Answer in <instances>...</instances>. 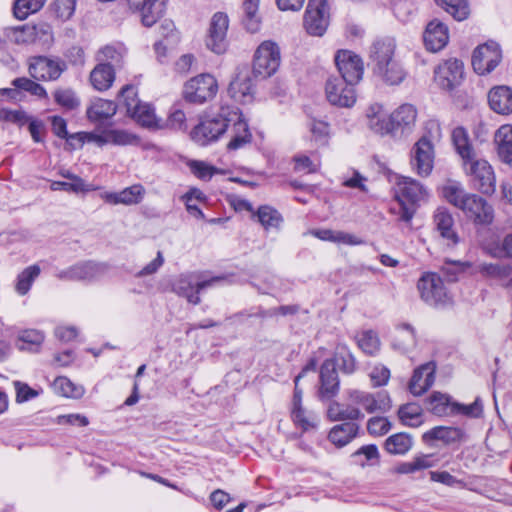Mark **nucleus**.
Wrapping results in <instances>:
<instances>
[{"mask_svg": "<svg viewBox=\"0 0 512 512\" xmlns=\"http://www.w3.org/2000/svg\"><path fill=\"white\" fill-rule=\"evenodd\" d=\"M396 42L393 38L376 40L371 47L374 76L388 86H398L406 78V71L395 59Z\"/></svg>", "mask_w": 512, "mask_h": 512, "instance_id": "nucleus-1", "label": "nucleus"}, {"mask_svg": "<svg viewBox=\"0 0 512 512\" xmlns=\"http://www.w3.org/2000/svg\"><path fill=\"white\" fill-rule=\"evenodd\" d=\"M396 200L399 205V219L410 223L416 212V206L427 197V191L417 180L410 177L399 178L396 185Z\"/></svg>", "mask_w": 512, "mask_h": 512, "instance_id": "nucleus-2", "label": "nucleus"}, {"mask_svg": "<svg viewBox=\"0 0 512 512\" xmlns=\"http://www.w3.org/2000/svg\"><path fill=\"white\" fill-rule=\"evenodd\" d=\"M233 119H237V108H221L218 115L205 119L195 126L191 131V138L199 145L205 146L227 131Z\"/></svg>", "mask_w": 512, "mask_h": 512, "instance_id": "nucleus-3", "label": "nucleus"}, {"mask_svg": "<svg viewBox=\"0 0 512 512\" xmlns=\"http://www.w3.org/2000/svg\"><path fill=\"white\" fill-rule=\"evenodd\" d=\"M420 298L427 305L445 307L452 303V296L447 291L443 279L433 272L423 273L417 281Z\"/></svg>", "mask_w": 512, "mask_h": 512, "instance_id": "nucleus-4", "label": "nucleus"}, {"mask_svg": "<svg viewBox=\"0 0 512 512\" xmlns=\"http://www.w3.org/2000/svg\"><path fill=\"white\" fill-rule=\"evenodd\" d=\"M218 92V82L209 73L199 74L189 79L183 87L185 101L201 105L212 100Z\"/></svg>", "mask_w": 512, "mask_h": 512, "instance_id": "nucleus-5", "label": "nucleus"}, {"mask_svg": "<svg viewBox=\"0 0 512 512\" xmlns=\"http://www.w3.org/2000/svg\"><path fill=\"white\" fill-rule=\"evenodd\" d=\"M281 63L279 45L271 40L263 41L253 57L252 72L256 77L268 78L278 70Z\"/></svg>", "mask_w": 512, "mask_h": 512, "instance_id": "nucleus-6", "label": "nucleus"}, {"mask_svg": "<svg viewBox=\"0 0 512 512\" xmlns=\"http://www.w3.org/2000/svg\"><path fill=\"white\" fill-rule=\"evenodd\" d=\"M466 175L470 176L472 185L483 194L491 195L496 190V178L492 166L487 160L475 157L462 163Z\"/></svg>", "mask_w": 512, "mask_h": 512, "instance_id": "nucleus-7", "label": "nucleus"}, {"mask_svg": "<svg viewBox=\"0 0 512 512\" xmlns=\"http://www.w3.org/2000/svg\"><path fill=\"white\" fill-rule=\"evenodd\" d=\"M435 151L432 141L427 136H422L412 147L410 152V164L419 176L427 177L434 167Z\"/></svg>", "mask_w": 512, "mask_h": 512, "instance_id": "nucleus-8", "label": "nucleus"}, {"mask_svg": "<svg viewBox=\"0 0 512 512\" xmlns=\"http://www.w3.org/2000/svg\"><path fill=\"white\" fill-rule=\"evenodd\" d=\"M303 24L308 34L322 36L329 25L327 0H309Z\"/></svg>", "mask_w": 512, "mask_h": 512, "instance_id": "nucleus-9", "label": "nucleus"}, {"mask_svg": "<svg viewBox=\"0 0 512 512\" xmlns=\"http://www.w3.org/2000/svg\"><path fill=\"white\" fill-rule=\"evenodd\" d=\"M223 279V277H214L209 280L196 281L192 274L181 275L173 282L172 290L177 295L186 298L189 303L197 305L201 301L200 291Z\"/></svg>", "mask_w": 512, "mask_h": 512, "instance_id": "nucleus-10", "label": "nucleus"}, {"mask_svg": "<svg viewBox=\"0 0 512 512\" xmlns=\"http://www.w3.org/2000/svg\"><path fill=\"white\" fill-rule=\"evenodd\" d=\"M354 86L339 77H329L325 85L327 100L334 106L352 107L357 99Z\"/></svg>", "mask_w": 512, "mask_h": 512, "instance_id": "nucleus-11", "label": "nucleus"}, {"mask_svg": "<svg viewBox=\"0 0 512 512\" xmlns=\"http://www.w3.org/2000/svg\"><path fill=\"white\" fill-rule=\"evenodd\" d=\"M348 400L356 407L361 406L367 413H385L391 408V399L387 392L369 393L360 390L348 391Z\"/></svg>", "mask_w": 512, "mask_h": 512, "instance_id": "nucleus-12", "label": "nucleus"}, {"mask_svg": "<svg viewBox=\"0 0 512 512\" xmlns=\"http://www.w3.org/2000/svg\"><path fill=\"white\" fill-rule=\"evenodd\" d=\"M502 59L500 46L496 42H488L478 46L472 56V66L479 75H485L494 70Z\"/></svg>", "mask_w": 512, "mask_h": 512, "instance_id": "nucleus-13", "label": "nucleus"}, {"mask_svg": "<svg viewBox=\"0 0 512 512\" xmlns=\"http://www.w3.org/2000/svg\"><path fill=\"white\" fill-rule=\"evenodd\" d=\"M335 63L341 74V79L350 85H356L360 82L364 73L362 59L349 50H340L335 55Z\"/></svg>", "mask_w": 512, "mask_h": 512, "instance_id": "nucleus-14", "label": "nucleus"}, {"mask_svg": "<svg viewBox=\"0 0 512 512\" xmlns=\"http://www.w3.org/2000/svg\"><path fill=\"white\" fill-rule=\"evenodd\" d=\"M66 63L60 59L38 56L29 63V74L36 80L53 81L66 70Z\"/></svg>", "mask_w": 512, "mask_h": 512, "instance_id": "nucleus-15", "label": "nucleus"}, {"mask_svg": "<svg viewBox=\"0 0 512 512\" xmlns=\"http://www.w3.org/2000/svg\"><path fill=\"white\" fill-rule=\"evenodd\" d=\"M228 26L229 19L226 14L217 12L213 15L206 39V46L216 54H222L226 51Z\"/></svg>", "mask_w": 512, "mask_h": 512, "instance_id": "nucleus-16", "label": "nucleus"}, {"mask_svg": "<svg viewBox=\"0 0 512 512\" xmlns=\"http://www.w3.org/2000/svg\"><path fill=\"white\" fill-rule=\"evenodd\" d=\"M463 74L462 61L449 59L440 64L435 70V80L440 88L451 91L461 84Z\"/></svg>", "mask_w": 512, "mask_h": 512, "instance_id": "nucleus-17", "label": "nucleus"}, {"mask_svg": "<svg viewBox=\"0 0 512 512\" xmlns=\"http://www.w3.org/2000/svg\"><path fill=\"white\" fill-rule=\"evenodd\" d=\"M460 210L476 224L489 225L494 219L493 207L476 194L471 193Z\"/></svg>", "mask_w": 512, "mask_h": 512, "instance_id": "nucleus-18", "label": "nucleus"}, {"mask_svg": "<svg viewBox=\"0 0 512 512\" xmlns=\"http://www.w3.org/2000/svg\"><path fill=\"white\" fill-rule=\"evenodd\" d=\"M366 125L370 131L380 136L394 137L390 114L387 115L381 103L370 104L365 112Z\"/></svg>", "mask_w": 512, "mask_h": 512, "instance_id": "nucleus-19", "label": "nucleus"}, {"mask_svg": "<svg viewBox=\"0 0 512 512\" xmlns=\"http://www.w3.org/2000/svg\"><path fill=\"white\" fill-rule=\"evenodd\" d=\"M106 270V265L89 261L62 270L57 277L68 281H92L102 276Z\"/></svg>", "mask_w": 512, "mask_h": 512, "instance_id": "nucleus-20", "label": "nucleus"}, {"mask_svg": "<svg viewBox=\"0 0 512 512\" xmlns=\"http://www.w3.org/2000/svg\"><path fill=\"white\" fill-rule=\"evenodd\" d=\"M390 116L395 137L412 132L417 122L418 110L413 104L403 103L395 108Z\"/></svg>", "mask_w": 512, "mask_h": 512, "instance_id": "nucleus-21", "label": "nucleus"}, {"mask_svg": "<svg viewBox=\"0 0 512 512\" xmlns=\"http://www.w3.org/2000/svg\"><path fill=\"white\" fill-rule=\"evenodd\" d=\"M436 368V363L430 361L414 370L408 386L414 396L423 395L434 384Z\"/></svg>", "mask_w": 512, "mask_h": 512, "instance_id": "nucleus-22", "label": "nucleus"}, {"mask_svg": "<svg viewBox=\"0 0 512 512\" xmlns=\"http://www.w3.org/2000/svg\"><path fill=\"white\" fill-rule=\"evenodd\" d=\"M423 40L429 51L442 50L449 41L448 27L437 19L430 21L424 31Z\"/></svg>", "mask_w": 512, "mask_h": 512, "instance_id": "nucleus-23", "label": "nucleus"}, {"mask_svg": "<svg viewBox=\"0 0 512 512\" xmlns=\"http://www.w3.org/2000/svg\"><path fill=\"white\" fill-rule=\"evenodd\" d=\"M433 223L436 231L447 242L448 246L458 244L459 237L454 228V218L446 208L439 207L436 209L433 215Z\"/></svg>", "mask_w": 512, "mask_h": 512, "instance_id": "nucleus-24", "label": "nucleus"}, {"mask_svg": "<svg viewBox=\"0 0 512 512\" xmlns=\"http://www.w3.org/2000/svg\"><path fill=\"white\" fill-rule=\"evenodd\" d=\"M230 141L227 144L229 151H236L244 148L252 141V133L250 132L248 123L243 119L241 112L237 109V119L231 120Z\"/></svg>", "mask_w": 512, "mask_h": 512, "instance_id": "nucleus-25", "label": "nucleus"}, {"mask_svg": "<svg viewBox=\"0 0 512 512\" xmlns=\"http://www.w3.org/2000/svg\"><path fill=\"white\" fill-rule=\"evenodd\" d=\"M253 91L254 84L251 79L250 71L247 68L239 70L229 85V94L235 101L247 103L251 101Z\"/></svg>", "mask_w": 512, "mask_h": 512, "instance_id": "nucleus-26", "label": "nucleus"}, {"mask_svg": "<svg viewBox=\"0 0 512 512\" xmlns=\"http://www.w3.org/2000/svg\"><path fill=\"white\" fill-rule=\"evenodd\" d=\"M320 383L319 397L322 400L331 399L338 393L339 379L333 360L327 359L323 362L320 369Z\"/></svg>", "mask_w": 512, "mask_h": 512, "instance_id": "nucleus-27", "label": "nucleus"}, {"mask_svg": "<svg viewBox=\"0 0 512 512\" xmlns=\"http://www.w3.org/2000/svg\"><path fill=\"white\" fill-rule=\"evenodd\" d=\"M488 103L490 108L497 114H511L512 88L505 85L493 87L488 93Z\"/></svg>", "mask_w": 512, "mask_h": 512, "instance_id": "nucleus-28", "label": "nucleus"}, {"mask_svg": "<svg viewBox=\"0 0 512 512\" xmlns=\"http://www.w3.org/2000/svg\"><path fill=\"white\" fill-rule=\"evenodd\" d=\"M127 113L141 126L147 128H161L160 119L157 118L154 108L148 103L128 104Z\"/></svg>", "mask_w": 512, "mask_h": 512, "instance_id": "nucleus-29", "label": "nucleus"}, {"mask_svg": "<svg viewBox=\"0 0 512 512\" xmlns=\"http://www.w3.org/2000/svg\"><path fill=\"white\" fill-rule=\"evenodd\" d=\"M359 432V425L354 422H344L333 426L328 434V440L337 448L348 445Z\"/></svg>", "mask_w": 512, "mask_h": 512, "instance_id": "nucleus-30", "label": "nucleus"}, {"mask_svg": "<svg viewBox=\"0 0 512 512\" xmlns=\"http://www.w3.org/2000/svg\"><path fill=\"white\" fill-rule=\"evenodd\" d=\"M327 415L332 421L353 422L364 418V414L352 402L341 404L333 402L329 405Z\"/></svg>", "mask_w": 512, "mask_h": 512, "instance_id": "nucleus-31", "label": "nucleus"}, {"mask_svg": "<svg viewBox=\"0 0 512 512\" xmlns=\"http://www.w3.org/2000/svg\"><path fill=\"white\" fill-rule=\"evenodd\" d=\"M461 437L462 431L459 428L437 426L425 432L422 439L427 444L440 441L445 445H449L460 441Z\"/></svg>", "mask_w": 512, "mask_h": 512, "instance_id": "nucleus-32", "label": "nucleus"}, {"mask_svg": "<svg viewBox=\"0 0 512 512\" xmlns=\"http://www.w3.org/2000/svg\"><path fill=\"white\" fill-rule=\"evenodd\" d=\"M90 83L95 90H108L115 80V70L107 63H98L90 72Z\"/></svg>", "mask_w": 512, "mask_h": 512, "instance_id": "nucleus-33", "label": "nucleus"}, {"mask_svg": "<svg viewBox=\"0 0 512 512\" xmlns=\"http://www.w3.org/2000/svg\"><path fill=\"white\" fill-rule=\"evenodd\" d=\"M494 141L500 159L512 167V126L502 125L496 131Z\"/></svg>", "mask_w": 512, "mask_h": 512, "instance_id": "nucleus-34", "label": "nucleus"}, {"mask_svg": "<svg viewBox=\"0 0 512 512\" xmlns=\"http://www.w3.org/2000/svg\"><path fill=\"white\" fill-rule=\"evenodd\" d=\"M426 409L436 416H451L454 412V403L451 397L441 392H433L425 401Z\"/></svg>", "mask_w": 512, "mask_h": 512, "instance_id": "nucleus-35", "label": "nucleus"}, {"mask_svg": "<svg viewBox=\"0 0 512 512\" xmlns=\"http://www.w3.org/2000/svg\"><path fill=\"white\" fill-rule=\"evenodd\" d=\"M452 142L456 152L461 157L462 163L477 157L470 142L468 132L463 127H456L452 131Z\"/></svg>", "mask_w": 512, "mask_h": 512, "instance_id": "nucleus-36", "label": "nucleus"}, {"mask_svg": "<svg viewBox=\"0 0 512 512\" xmlns=\"http://www.w3.org/2000/svg\"><path fill=\"white\" fill-rule=\"evenodd\" d=\"M126 56V48L123 44L116 43L101 48L96 56L99 63H107L115 70L123 65Z\"/></svg>", "mask_w": 512, "mask_h": 512, "instance_id": "nucleus-37", "label": "nucleus"}, {"mask_svg": "<svg viewBox=\"0 0 512 512\" xmlns=\"http://www.w3.org/2000/svg\"><path fill=\"white\" fill-rule=\"evenodd\" d=\"M117 112V105L112 100L97 98L91 102L87 109V117L90 121H102L114 116Z\"/></svg>", "mask_w": 512, "mask_h": 512, "instance_id": "nucleus-38", "label": "nucleus"}, {"mask_svg": "<svg viewBox=\"0 0 512 512\" xmlns=\"http://www.w3.org/2000/svg\"><path fill=\"white\" fill-rule=\"evenodd\" d=\"M471 193H467L460 182L457 181H447L445 185L442 187V195L443 197L453 206L458 209L466 202V198L469 197Z\"/></svg>", "mask_w": 512, "mask_h": 512, "instance_id": "nucleus-39", "label": "nucleus"}, {"mask_svg": "<svg viewBox=\"0 0 512 512\" xmlns=\"http://www.w3.org/2000/svg\"><path fill=\"white\" fill-rule=\"evenodd\" d=\"M44 341L41 331L27 329L22 331L16 341V347L22 351H37Z\"/></svg>", "mask_w": 512, "mask_h": 512, "instance_id": "nucleus-40", "label": "nucleus"}, {"mask_svg": "<svg viewBox=\"0 0 512 512\" xmlns=\"http://www.w3.org/2000/svg\"><path fill=\"white\" fill-rule=\"evenodd\" d=\"M412 445V438L407 433H396L388 437L385 441L386 451L393 455H403L407 453Z\"/></svg>", "mask_w": 512, "mask_h": 512, "instance_id": "nucleus-41", "label": "nucleus"}, {"mask_svg": "<svg viewBox=\"0 0 512 512\" xmlns=\"http://www.w3.org/2000/svg\"><path fill=\"white\" fill-rule=\"evenodd\" d=\"M291 417L295 426L300 428L303 432L315 429L318 424L317 415L311 411H307L303 407L292 409Z\"/></svg>", "mask_w": 512, "mask_h": 512, "instance_id": "nucleus-42", "label": "nucleus"}, {"mask_svg": "<svg viewBox=\"0 0 512 512\" xmlns=\"http://www.w3.org/2000/svg\"><path fill=\"white\" fill-rule=\"evenodd\" d=\"M416 345L414 329L409 325H403L397 330L393 341V347L402 352H408Z\"/></svg>", "mask_w": 512, "mask_h": 512, "instance_id": "nucleus-43", "label": "nucleus"}, {"mask_svg": "<svg viewBox=\"0 0 512 512\" xmlns=\"http://www.w3.org/2000/svg\"><path fill=\"white\" fill-rule=\"evenodd\" d=\"M40 267L38 265H31L25 268L16 280L15 290L20 295H25L30 290L33 282L40 274Z\"/></svg>", "mask_w": 512, "mask_h": 512, "instance_id": "nucleus-44", "label": "nucleus"}, {"mask_svg": "<svg viewBox=\"0 0 512 512\" xmlns=\"http://www.w3.org/2000/svg\"><path fill=\"white\" fill-rule=\"evenodd\" d=\"M447 13L457 21L465 20L469 15V6L466 0H435Z\"/></svg>", "mask_w": 512, "mask_h": 512, "instance_id": "nucleus-45", "label": "nucleus"}, {"mask_svg": "<svg viewBox=\"0 0 512 512\" xmlns=\"http://www.w3.org/2000/svg\"><path fill=\"white\" fill-rule=\"evenodd\" d=\"M53 191H66L73 193H84L95 190L92 184H87L81 177H73V182L70 181H53L50 185Z\"/></svg>", "mask_w": 512, "mask_h": 512, "instance_id": "nucleus-46", "label": "nucleus"}, {"mask_svg": "<svg viewBox=\"0 0 512 512\" xmlns=\"http://www.w3.org/2000/svg\"><path fill=\"white\" fill-rule=\"evenodd\" d=\"M53 389L56 393L71 398H80L84 394V388L67 377H57L53 382Z\"/></svg>", "mask_w": 512, "mask_h": 512, "instance_id": "nucleus-47", "label": "nucleus"}, {"mask_svg": "<svg viewBox=\"0 0 512 512\" xmlns=\"http://www.w3.org/2000/svg\"><path fill=\"white\" fill-rule=\"evenodd\" d=\"M256 216L261 225L266 229L278 228L282 222L281 214L274 208L264 205L258 208Z\"/></svg>", "mask_w": 512, "mask_h": 512, "instance_id": "nucleus-48", "label": "nucleus"}, {"mask_svg": "<svg viewBox=\"0 0 512 512\" xmlns=\"http://www.w3.org/2000/svg\"><path fill=\"white\" fill-rule=\"evenodd\" d=\"M259 0H243L244 24L251 33L257 32L260 27V19L257 15Z\"/></svg>", "mask_w": 512, "mask_h": 512, "instance_id": "nucleus-49", "label": "nucleus"}, {"mask_svg": "<svg viewBox=\"0 0 512 512\" xmlns=\"http://www.w3.org/2000/svg\"><path fill=\"white\" fill-rule=\"evenodd\" d=\"M48 34L49 26L47 25H23L15 32L16 42L18 43H32L37 40L39 33Z\"/></svg>", "mask_w": 512, "mask_h": 512, "instance_id": "nucleus-50", "label": "nucleus"}, {"mask_svg": "<svg viewBox=\"0 0 512 512\" xmlns=\"http://www.w3.org/2000/svg\"><path fill=\"white\" fill-rule=\"evenodd\" d=\"M108 140L110 144L116 146L138 145L140 143L139 137L124 129H107Z\"/></svg>", "mask_w": 512, "mask_h": 512, "instance_id": "nucleus-51", "label": "nucleus"}, {"mask_svg": "<svg viewBox=\"0 0 512 512\" xmlns=\"http://www.w3.org/2000/svg\"><path fill=\"white\" fill-rule=\"evenodd\" d=\"M46 0H16L14 4V15L19 20L26 19L30 14L39 11Z\"/></svg>", "mask_w": 512, "mask_h": 512, "instance_id": "nucleus-52", "label": "nucleus"}, {"mask_svg": "<svg viewBox=\"0 0 512 512\" xmlns=\"http://www.w3.org/2000/svg\"><path fill=\"white\" fill-rule=\"evenodd\" d=\"M340 370L346 374H352L356 370V361L354 356L345 346H338L335 358L332 359Z\"/></svg>", "mask_w": 512, "mask_h": 512, "instance_id": "nucleus-53", "label": "nucleus"}, {"mask_svg": "<svg viewBox=\"0 0 512 512\" xmlns=\"http://www.w3.org/2000/svg\"><path fill=\"white\" fill-rule=\"evenodd\" d=\"M398 415L403 424L418 427L422 423L421 408L416 404H406L400 407Z\"/></svg>", "mask_w": 512, "mask_h": 512, "instance_id": "nucleus-54", "label": "nucleus"}, {"mask_svg": "<svg viewBox=\"0 0 512 512\" xmlns=\"http://www.w3.org/2000/svg\"><path fill=\"white\" fill-rule=\"evenodd\" d=\"M357 343L359 348L368 355H375L380 349V341L377 334L371 330L364 331L358 335Z\"/></svg>", "mask_w": 512, "mask_h": 512, "instance_id": "nucleus-55", "label": "nucleus"}, {"mask_svg": "<svg viewBox=\"0 0 512 512\" xmlns=\"http://www.w3.org/2000/svg\"><path fill=\"white\" fill-rule=\"evenodd\" d=\"M479 272L487 277L505 279L511 275L512 266L509 264L483 263L479 265Z\"/></svg>", "mask_w": 512, "mask_h": 512, "instance_id": "nucleus-56", "label": "nucleus"}, {"mask_svg": "<svg viewBox=\"0 0 512 512\" xmlns=\"http://www.w3.org/2000/svg\"><path fill=\"white\" fill-rule=\"evenodd\" d=\"M55 102L65 109L73 110L80 104L79 98L70 88H60L54 92Z\"/></svg>", "mask_w": 512, "mask_h": 512, "instance_id": "nucleus-57", "label": "nucleus"}, {"mask_svg": "<svg viewBox=\"0 0 512 512\" xmlns=\"http://www.w3.org/2000/svg\"><path fill=\"white\" fill-rule=\"evenodd\" d=\"M432 463L430 457L427 455L415 457L410 462H403L396 467V472L399 474H411L416 471L430 468Z\"/></svg>", "mask_w": 512, "mask_h": 512, "instance_id": "nucleus-58", "label": "nucleus"}, {"mask_svg": "<svg viewBox=\"0 0 512 512\" xmlns=\"http://www.w3.org/2000/svg\"><path fill=\"white\" fill-rule=\"evenodd\" d=\"M71 139H77L78 146L81 147L86 142H93L97 146L102 147L110 144L108 140V131L104 130L102 133L94 132H78L70 136Z\"/></svg>", "mask_w": 512, "mask_h": 512, "instance_id": "nucleus-59", "label": "nucleus"}, {"mask_svg": "<svg viewBox=\"0 0 512 512\" xmlns=\"http://www.w3.org/2000/svg\"><path fill=\"white\" fill-rule=\"evenodd\" d=\"M145 189L142 185H132L120 191L121 204L135 205L142 201Z\"/></svg>", "mask_w": 512, "mask_h": 512, "instance_id": "nucleus-60", "label": "nucleus"}, {"mask_svg": "<svg viewBox=\"0 0 512 512\" xmlns=\"http://www.w3.org/2000/svg\"><path fill=\"white\" fill-rule=\"evenodd\" d=\"M12 84L17 89L27 91L30 94L37 96L39 98H45L47 96V92L42 85L26 77L16 78L12 81Z\"/></svg>", "mask_w": 512, "mask_h": 512, "instance_id": "nucleus-61", "label": "nucleus"}, {"mask_svg": "<svg viewBox=\"0 0 512 512\" xmlns=\"http://www.w3.org/2000/svg\"><path fill=\"white\" fill-rule=\"evenodd\" d=\"M488 253L494 258H512V233L506 235L500 243L490 245Z\"/></svg>", "mask_w": 512, "mask_h": 512, "instance_id": "nucleus-62", "label": "nucleus"}, {"mask_svg": "<svg viewBox=\"0 0 512 512\" xmlns=\"http://www.w3.org/2000/svg\"><path fill=\"white\" fill-rule=\"evenodd\" d=\"M390 429L391 423L385 417H372L367 422V430L373 436H382Z\"/></svg>", "mask_w": 512, "mask_h": 512, "instance_id": "nucleus-63", "label": "nucleus"}, {"mask_svg": "<svg viewBox=\"0 0 512 512\" xmlns=\"http://www.w3.org/2000/svg\"><path fill=\"white\" fill-rule=\"evenodd\" d=\"M53 6L59 18L68 20L74 14L76 0H55Z\"/></svg>", "mask_w": 512, "mask_h": 512, "instance_id": "nucleus-64", "label": "nucleus"}]
</instances>
